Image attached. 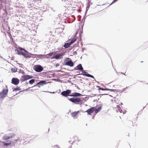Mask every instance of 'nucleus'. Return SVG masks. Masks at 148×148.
<instances>
[{"label":"nucleus","mask_w":148,"mask_h":148,"mask_svg":"<svg viewBox=\"0 0 148 148\" xmlns=\"http://www.w3.org/2000/svg\"><path fill=\"white\" fill-rule=\"evenodd\" d=\"M3 86V89L0 92V98H3L7 96L8 91V87L6 85Z\"/></svg>","instance_id":"1"},{"label":"nucleus","mask_w":148,"mask_h":148,"mask_svg":"<svg viewBox=\"0 0 148 148\" xmlns=\"http://www.w3.org/2000/svg\"><path fill=\"white\" fill-rule=\"evenodd\" d=\"M33 77L29 75H23L21 76L20 79L21 81L23 82L29 79H32Z\"/></svg>","instance_id":"2"},{"label":"nucleus","mask_w":148,"mask_h":148,"mask_svg":"<svg viewBox=\"0 0 148 148\" xmlns=\"http://www.w3.org/2000/svg\"><path fill=\"white\" fill-rule=\"evenodd\" d=\"M66 59V60H70L66 62H65L64 64L65 65L70 66L71 67H72L73 66L74 64L71 59L69 58H67Z\"/></svg>","instance_id":"3"},{"label":"nucleus","mask_w":148,"mask_h":148,"mask_svg":"<svg viewBox=\"0 0 148 148\" xmlns=\"http://www.w3.org/2000/svg\"><path fill=\"white\" fill-rule=\"evenodd\" d=\"M71 92V90H67L66 91H64L62 92L61 94L63 96L67 97L68 96H70L69 94Z\"/></svg>","instance_id":"4"},{"label":"nucleus","mask_w":148,"mask_h":148,"mask_svg":"<svg viewBox=\"0 0 148 148\" xmlns=\"http://www.w3.org/2000/svg\"><path fill=\"white\" fill-rule=\"evenodd\" d=\"M34 69L37 72H40L42 71L43 69L40 65H36L35 66Z\"/></svg>","instance_id":"5"},{"label":"nucleus","mask_w":148,"mask_h":148,"mask_svg":"<svg viewBox=\"0 0 148 148\" xmlns=\"http://www.w3.org/2000/svg\"><path fill=\"white\" fill-rule=\"evenodd\" d=\"M69 100L73 102L76 103L81 101V100L79 98H71Z\"/></svg>","instance_id":"6"},{"label":"nucleus","mask_w":148,"mask_h":148,"mask_svg":"<svg viewBox=\"0 0 148 148\" xmlns=\"http://www.w3.org/2000/svg\"><path fill=\"white\" fill-rule=\"evenodd\" d=\"M19 82V80L15 78H13L12 80V83L15 85H18Z\"/></svg>","instance_id":"7"},{"label":"nucleus","mask_w":148,"mask_h":148,"mask_svg":"<svg viewBox=\"0 0 148 148\" xmlns=\"http://www.w3.org/2000/svg\"><path fill=\"white\" fill-rule=\"evenodd\" d=\"M95 107H92L91 108L88 109L86 111L88 114L91 115L95 111Z\"/></svg>","instance_id":"8"},{"label":"nucleus","mask_w":148,"mask_h":148,"mask_svg":"<svg viewBox=\"0 0 148 148\" xmlns=\"http://www.w3.org/2000/svg\"><path fill=\"white\" fill-rule=\"evenodd\" d=\"M79 113V111H75L71 113V115L74 119L77 118V116Z\"/></svg>","instance_id":"9"},{"label":"nucleus","mask_w":148,"mask_h":148,"mask_svg":"<svg viewBox=\"0 0 148 148\" xmlns=\"http://www.w3.org/2000/svg\"><path fill=\"white\" fill-rule=\"evenodd\" d=\"M47 84V82L45 81H42L38 82L36 84L38 87H40V86H42L45 84Z\"/></svg>","instance_id":"10"},{"label":"nucleus","mask_w":148,"mask_h":148,"mask_svg":"<svg viewBox=\"0 0 148 148\" xmlns=\"http://www.w3.org/2000/svg\"><path fill=\"white\" fill-rule=\"evenodd\" d=\"M14 136L13 135L12 136H8L6 135H4L3 137V139L4 140H7L10 139L11 138L14 137Z\"/></svg>","instance_id":"11"},{"label":"nucleus","mask_w":148,"mask_h":148,"mask_svg":"<svg viewBox=\"0 0 148 148\" xmlns=\"http://www.w3.org/2000/svg\"><path fill=\"white\" fill-rule=\"evenodd\" d=\"M64 55V54H57L55 55L54 58L57 60L60 59L62 58V56Z\"/></svg>","instance_id":"12"},{"label":"nucleus","mask_w":148,"mask_h":148,"mask_svg":"<svg viewBox=\"0 0 148 148\" xmlns=\"http://www.w3.org/2000/svg\"><path fill=\"white\" fill-rule=\"evenodd\" d=\"M82 73H84L81 74V75H82L84 76H87L88 77H90L92 78H94L93 76L89 74H87V73L84 72V71H82Z\"/></svg>","instance_id":"13"},{"label":"nucleus","mask_w":148,"mask_h":148,"mask_svg":"<svg viewBox=\"0 0 148 148\" xmlns=\"http://www.w3.org/2000/svg\"><path fill=\"white\" fill-rule=\"evenodd\" d=\"M70 1L71 0H65L63 3L64 6L66 7L67 5H70L71 4Z\"/></svg>","instance_id":"14"},{"label":"nucleus","mask_w":148,"mask_h":148,"mask_svg":"<svg viewBox=\"0 0 148 148\" xmlns=\"http://www.w3.org/2000/svg\"><path fill=\"white\" fill-rule=\"evenodd\" d=\"M21 142V141L19 139H16L15 140H13V141L12 142V144L14 145L16 144H17L18 143L19 144Z\"/></svg>","instance_id":"15"},{"label":"nucleus","mask_w":148,"mask_h":148,"mask_svg":"<svg viewBox=\"0 0 148 148\" xmlns=\"http://www.w3.org/2000/svg\"><path fill=\"white\" fill-rule=\"evenodd\" d=\"M81 95L78 92H73L72 93V94L70 95V96L71 97H78L81 96Z\"/></svg>","instance_id":"16"},{"label":"nucleus","mask_w":148,"mask_h":148,"mask_svg":"<svg viewBox=\"0 0 148 148\" xmlns=\"http://www.w3.org/2000/svg\"><path fill=\"white\" fill-rule=\"evenodd\" d=\"M75 68L76 70H79L82 71L83 70V69L81 64H80L77 66Z\"/></svg>","instance_id":"17"},{"label":"nucleus","mask_w":148,"mask_h":148,"mask_svg":"<svg viewBox=\"0 0 148 148\" xmlns=\"http://www.w3.org/2000/svg\"><path fill=\"white\" fill-rule=\"evenodd\" d=\"M77 39V37L76 36H75L72 39V40L70 42L71 44V45L73 43H74L75 41H76Z\"/></svg>","instance_id":"18"},{"label":"nucleus","mask_w":148,"mask_h":148,"mask_svg":"<svg viewBox=\"0 0 148 148\" xmlns=\"http://www.w3.org/2000/svg\"><path fill=\"white\" fill-rule=\"evenodd\" d=\"M117 108L118 110V111L120 112V113H122V110L121 107L119 106V105H117L116 107V108Z\"/></svg>","instance_id":"19"},{"label":"nucleus","mask_w":148,"mask_h":148,"mask_svg":"<svg viewBox=\"0 0 148 148\" xmlns=\"http://www.w3.org/2000/svg\"><path fill=\"white\" fill-rule=\"evenodd\" d=\"M71 43H70V42H69V43H65L64 45V48H69V47H70V45H71Z\"/></svg>","instance_id":"20"},{"label":"nucleus","mask_w":148,"mask_h":148,"mask_svg":"<svg viewBox=\"0 0 148 148\" xmlns=\"http://www.w3.org/2000/svg\"><path fill=\"white\" fill-rule=\"evenodd\" d=\"M101 107H98L97 109L95 110L94 111H95V113H97L99 112L101 109Z\"/></svg>","instance_id":"21"},{"label":"nucleus","mask_w":148,"mask_h":148,"mask_svg":"<svg viewBox=\"0 0 148 148\" xmlns=\"http://www.w3.org/2000/svg\"><path fill=\"white\" fill-rule=\"evenodd\" d=\"M12 142V141H11L10 143H6L3 142V145H4V146H8V145H10L11 144V142Z\"/></svg>","instance_id":"22"},{"label":"nucleus","mask_w":148,"mask_h":148,"mask_svg":"<svg viewBox=\"0 0 148 148\" xmlns=\"http://www.w3.org/2000/svg\"><path fill=\"white\" fill-rule=\"evenodd\" d=\"M35 82V80L34 79H32L30 80L29 81V83L31 84H32Z\"/></svg>","instance_id":"23"},{"label":"nucleus","mask_w":148,"mask_h":148,"mask_svg":"<svg viewBox=\"0 0 148 148\" xmlns=\"http://www.w3.org/2000/svg\"><path fill=\"white\" fill-rule=\"evenodd\" d=\"M23 54L24 55L23 56L24 57H25L26 58H30V57H31V56H30L29 55V54H26V53H25V54Z\"/></svg>","instance_id":"24"},{"label":"nucleus","mask_w":148,"mask_h":148,"mask_svg":"<svg viewBox=\"0 0 148 148\" xmlns=\"http://www.w3.org/2000/svg\"><path fill=\"white\" fill-rule=\"evenodd\" d=\"M11 71L13 72H15L17 71V69L16 68H13L11 69Z\"/></svg>","instance_id":"25"},{"label":"nucleus","mask_w":148,"mask_h":148,"mask_svg":"<svg viewBox=\"0 0 148 148\" xmlns=\"http://www.w3.org/2000/svg\"><path fill=\"white\" fill-rule=\"evenodd\" d=\"M99 90H109L107 88H99Z\"/></svg>","instance_id":"26"},{"label":"nucleus","mask_w":148,"mask_h":148,"mask_svg":"<svg viewBox=\"0 0 148 148\" xmlns=\"http://www.w3.org/2000/svg\"><path fill=\"white\" fill-rule=\"evenodd\" d=\"M21 90V89L19 87L18 88H14V90L16 91L20 90Z\"/></svg>","instance_id":"27"},{"label":"nucleus","mask_w":148,"mask_h":148,"mask_svg":"<svg viewBox=\"0 0 148 148\" xmlns=\"http://www.w3.org/2000/svg\"><path fill=\"white\" fill-rule=\"evenodd\" d=\"M53 52H50L49 54H47V55L49 56H51L53 54Z\"/></svg>","instance_id":"28"},{"label":"nucleus","mask_w":148,"mask_h":148,"mask_svg":"<svg viewBox=\"0 0 148 148\" xmlns=\"http://www.w3.org/2000/svg\"><path fill=\"white\" fill-rule=\"evenodd\" d=\"M21 50H24L25 51L26 53H28L27 52V51H26L24 49H23V48H21Z\"/></svg>","instance_id":"29"},{"label":"nucleus","mask_w":148,"mask_h":148,"mask_svg":"<svg viewBox=\"0 0 148 148\" xmlns=\"http://www.w3.org/2000/svg\"><path fill=\"white\" fill-rule=\"evenodd\" d=\"M117 0H114L112 2V3L111 4H112V3H114Z\"/></svg>","instance_id":"30"},{"label":"nucleus","mask_w":148,"mask_h":148,"mask_svg":"<svg viewBox=\"0 0 148 148\" xmlns=\"http://www.w3.org/2000/svg\"><path fill=\"white\" fill-rule=\"evenodd\" d=\"M21 54L23 56H24V55L23 54H25V53H22V52H21Z\"/></svg>","instance_id":"31"},{"label":"nucleus","mask_w":148,"mask_h":148,"mask_svg":"<svg viewBox=\"0 0 148 148\" xmlns=\"http://www.w3.org/2000/svg\"><path fill=\"white\" fill-rule=\"evenodd\" d=\"M132 125L134 126H136V124H134V125Z\"/></svg>","instance_id":"32"},{"label":"nucleus","mask_w":148,"mask_h":148,"mask_svg":"<svg viewBox=\"0 0 148 148\" xmlns=\"http://www.w3.org/2000/svg\"><path fill=\"white\" fill-rule=\"evenodd\" d=\"M51 92V93H52V92ZM53 93H54V92H53Z\"/></svg>","instance_id":"33"},{"label":"nucleus","mask_w":148,"mask_h":148,"mask_svg":"<svg viewBox=\"0 0 148 148\" xmlns=\"http://www.w3.org/2000/svg\"><path fill=\"white\" fill-rule=\"evenodd\" d=\"M121 104H122V103H121Z\"/></svg>","instance_id":"34"},{"label":"nucleus","mask_w":148,"mask_h":148,"mask_svg":"<svg viewBox=\"0 0 148 148\" xmlns=\"http://www.w3.org/2000/svg\"><path fill=\"white\" fill-rule=\"evenodd\" d=\"M2 0H0V1H2Z\"/></svg>","instance_id":"35"}]
</instances>
